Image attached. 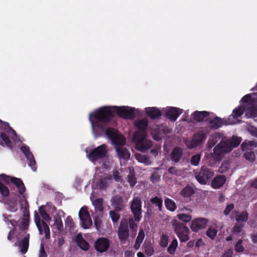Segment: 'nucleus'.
Here are the masks:
<instances>
[{"instance_id":"13","label":"nucleus","mask_w":257,"mask_h":257,"mask_svg":"<svg viewBox=\"0 0 257 257\" xmlns=\"http://www.w3.org/2000/svg\"><path fill=\"white\" fill-rule=\"evenodd\" d=\"M34 221L37 226L39 232L42 234H45V238L49 239L50 238V231L48 225L44 221H41L40 217L38 213L35 211L34 214Z\"/></svg>"},{"instance_id":"42","label":"nucleus","mask_w":257,"mask_h":257,"mask_svg":"<svg viewBox=\"0 0 257 257\" xmlns=\"http://www.w3.org/2000/svg\"><path fill=\"white\" fill-rule=\"evenodd\" d=\"M201 154H197L195 155H193L190 159V164L194 166H198L201 160Z\"/></svg>"},{"instance_id":"60","label":"nucleus","mask_w":257,"mask_h":257,"mask_svg":"<svg viewBox=\"0 0 257 257\" xmlns=\"http://www.w3.org/2000/svg\"><path fill=\"white\" fill-rule=\"evenodd\" d=\"M160 175L157 172H154L150 178L151 182L153 183L157 182L160 179Z\"/></svg>"},{"instance_id":"7","label":"nucleus","mask_w":257,"mask_h":257,"mask_svg":"<svg viewBox=\"0 0 257 257\" xmlns=\"http://www.w3.org/2000/svg\"><path fill=\"white\" fill-rule=\"evenodd\" d=\"M172 225L174 227L175 232L181 242H186L189 239L190 230L184 223L175 221Z\"/></svg>"},{"instance_id":"20","label":"nucleus","mask_w":257,"mask_h":257,"mask_svg":"<svg viewBox=\"0 0 257 257\" xmlns=\"http://www.w3.org/2000/svg\"><path fill=\"white\" fill-rule=\"evenodd\" d=\"M112 181V177L110 175H105L100 176L96 183L97 188L100 190H104L109 186Z\"/></svg>"},{"instance_id":"23","label":"nucleus","mask_w":257,"mask_h":257,"mask_svg":"<svg viewBox=\"0 0 257 257\" xmlns=\"http://www.w3.org/2000/svg\"><path fill=\"white\" fill-rule=\"evenodd\" d=\"M241 139L233 136L231 138L226 140V153L230 152L232 148L237 147L241 142Z\"/></svg>"},{"instance_id":"38","label":"nucleus","mask_w":257,"mask_h":257,"mask_svg":"<svg viewBox=\"0 0 257 257\" xmlns=\"http://www.w3.org/2000/svg\"><path fill=\"white\" fill-rule=\"evenodd\" d=\"M54 225L56 226L57 229L59 231L63 230V225L61 216L59 214H56L54 216Z\"/></svg>"},{"instance_id":"56","label":"nucleus","mask_w":257,"mask_h":257,"mask_svg":"<svg viewBox=\"0 0 257 257\" xmlns=\"http://www.w3.org/2000/svg\"><path fill=\"white\" fill-rule=\"evenodd\" d=\"M178 217L180 220L185 222H189L192 218L191 215L184 213L179 214L178 215Z\"/></svg>"},{"instance_id":"37","label":"nucleus","mask_w":257,"mask_h":257,"mask_svg":"<svg viewBox=\"0 0 257 257\" xmlns=\"http://www.w3.org/2000/svg\"><path fill=\"white\" fill-rule=\"evenodd\" d=\"M127 181L131 187H133L137 183V179L135 177V172L134 169L130 170L127 176Z\"/></svg>"},{"instance_id":"21","label":"nucleus","mask_w":257,"mask_h":257,"mask_svg":"<svg viewBox=\"0 0 257 257\" xmlns=\"http://www.w3.org/2000/svg\"><path fill=\"white\" fill-rule=\"evenodd\" d=\"M182 112L181 108L171 107L166 111L165 115L170 120L175 121Z\"/></svg>"},{"instance_id":"29","label":"nucleus","mask_w":257,"mask_h":257,"mask_svg":"<svg viewBox=\"0 0 257 257\" xmlns=\"http://www.w3.org/2000/svg\"><path fill=\"white\" fill-rule=\"evenodd\" d=\"M76 242L77 245L82 250L87 251L89 248V244L82 236L81 234H78L76 237Z\"/></svg>"},{"instance_id":"4","label":"nucleus","mask_w":257,"mask_h":257,"mask_svg":"<svg viewBox=\"0 0 257 257\" xmlns=\"http://www.w3.org/2000/svg\"><path fill=\"white\" fill-rule=\"evenodd\" d=\"M21 210L23 214V217L18 220V226L21 232L19 233L21 236L23 233L27 232L29 226L30 212L29 209V203L27 200H25L20 202Z\"/></svg>"},{"instance_id":"32","label":"nucleus","mask_w":257,"mask_h":257,"mask_svg":"<svg viewBox=\"0 0 257 257\" xmlns=\"http://www.w3.org/2000/svg\"><path fill=\"white\" fill-rule=\"evenodd\" d=\"M225 183V176L220 175L215 177L212 181L211 186L214 189H218Z\"/></svg>"},{"instance_id":"8","label":"nucleus","mask_w":257,"mask_h":257,"mask_svg":"<svg viewBox=\"0 0 257 257\" xmlns=\"http://www.w3.org/2000/svg\"><path fill=\"white\" fill-rule=\"evenodd\" d=\"M195 177L197 181L201 184H206L214 175L213 171L206 166L201 167L200 171H196Z\"/></svg>"},{"instance_id":"22","label":"nucleus","mask_w":257,"mask_h":257,"mask_svg":"<svg viewBox=\"0 0 257 257\" xmlns=\"http://www.w3.org/2000/svg\"><path fill=\"white\" fill-rule=\"evenodd\" d=\"M111 205L117 212L122 211L124 207L122 197L119 195L113 196L111 200Z\"/></svg>"},{"instance_id":"34","label":"nucleus","mask_w":257,"mask_h":257,"mask_svg":"<svg viewBox=\"0 0 257 257\" xmlns=\"http://www.w3.org/2000/svg\"><path fill=\"white\" fill-rule=\"evenodd\" d=\"M143 249L144 252L148 256H151L154 253V248L152 244L150 242H145L143 245Z\"/></svg>"},{"instance_id":"58","label":"nucleus","mask_w":257,"mask_h":257,"mask_svg":"<svg viewBox=\"0 0 257 257\" xmlns=\"http://www.w3.org/2000/svg\"><path fill=\"white\" fill-rule=\"evenodd\" d=\"M13 177L8 176L5 174H0V179L7 184L11 183Z\"/></svg>"},{"instance_id":"25","label":"nucleus","mask_w":257,"mask_h":257,"mask_svg":"<svg viewBox=\"0 0 257 257\" xmlns=\"http://www.w3.org/2000/svg\"><path fill=\"white\" fill-rule=\"evenodd\" d=\"M146 113L149 117L153 119L158 118L162 115L161 111L156 107L146 108Z\"/></svg>"},{"instance_id":"50","label":"nucleus","mask_w":257,"mask_h":257,"mask_svg":"<svg viewBox=\"0 0 257 257\" xmlns=\"http://www.w3.org/2000/svg\"><path fill=\"white\" fill-rule=\"evenodd\" d=\"M169 237L167 235L163 234L161 237L160 245L162 247H166L168 244Z\"/></svg>"},{"instance_id":"36","label":"nucleus","mask_w":257,"mask_h":257,"mask_svg":"<svg viewBox=\"0 0 257 257\" xmlns=\"http://www.w3.org/2000/svg\"><path fill=\"white\" fill-rule=\"evenodd\" d=\"M165 205L166 208L171 211H174L177 208V205L175 202L173 200L169 198L165 199Z\"/></svg>"},{"instance_id":"3","label":"nucleus","mask_w":257,"mask_h":257,"mask_svg":"<svg viewBox=\"0 0 257 257\" xmlns=\"http://www.w3.org/2000/svg\"><path fill=\"white\" fill-rule=\"evenodd\" d=\"M10 136L12 139L16 136V132L10 126L8 122L0 119V144L4 146L5 144L10 149L12 148V143L10 139Z\"/></svg>"},{"instance_id":"14","label":"nucleus","mask_w":257,"mask_h":257,"mask_svg":"<svg viewBox=\"0 0 257 257\" xmlns=\"http://www.w3.org/2000/svg\"><path fill=\"white\" fill-rule=\"evenodd\" d=\"M206 138V135L202 132H199L194 135L191 140L186 141V145L189 149H193L202 143Z\"/></svg>"},{"instance_id":"40","label":"nucleus","mask_w":257,"mask_h":257,"mask_svg":"<svg viewBox=\"0 0 257 257\" xmlns=\"http://www.w3.org/2000/svg\"><path fill=\"white\" fill-rule=\"evenodd\" d=\"M93 204L97 211L99 212L103 211V199L102 198L96 199L93 202Z\"/></svg>"},{"instance_id":"27","label":"nucleus","mask_w":257,"mask_h":257,"mask_svg":"<svg viewBox=\"0 0 257 257\" xmlns=\"http://www.w3.org/2000/svg\"><path fill=\"white\" fill-rule=\"evenodd\" d=\"M183 155L182 150L179 147H175L170 154V159L175 163H178Z\"/></svg>"},{"instance_id":"45","label":"nucleus","mask_w":257,"mask_h":257,"mask_svg":"<svg viewBox=\"0 0 257 257\" xmlns=\"http://www.w3.org/2000/svg\"><path fill=\"white\" fill-rule=\"evenodd\" d=\"M0 193L3 197H7L10 195L9 188L0 181Z\"/></svg>"},{"instance_id":"11","label":"nucleus","mask_w":257,"mask_h":257,"mask_svg":"<svg viewBox=\"0 0 257 257\" xmlns=\"http://www.w3.org/2000/svg\"><path fill=\"white\" fill-rule=\"evenodd\" d=\"M131 210L133 217L137 222H139L142 219V201L139 197H135L131 202Z\"/></svg>"},{"instance_id":"9","label":"nucleus","mask_w":257,"mask_h":257,"mask_svg":"<svg viewBox=\"0 0 257 257\" xmlns=\"http://www.w3.org/2000/svg\"><path fill=\"white\" fill-rule=\"evenodd\" d=\"M106 135L112 141V143L116 147H122L126 142L125 138L118 132L112 127H108L106 130Z\"/></svg>"},{"instance_id":"12","label":"nucleus","mask_w":257,"mask_h":257,"mask_svg":"<svg viewBox=\"0 0 257 257\" xmlns=\"http://www.w3.org/2000/svg\"><path fill=\"white\" fill-rule=\"evenodd\" d=\"M113 113H116L117 115L124 119H133L136 117V109L134 108H131L125 106H112Z\"/></svg>"},{"instance_id":"49","label":"nucleus","mask_w":257,"mask_h":257,"mask_svg":"<svg viewBox=\"0 0 257 257\" xmlns=\"http://www.w3.org/2000/svg\"><path fill=\"white\" fill-rule=\"evenodd\" d=\"M66 228L71 230L74 227V222L70 216H68L65 220Z\"/></svg>"},{"instance_id":"35","label":"nucleus","mask_w":257,"mask_h":257,"mask_svg":"<svg viewBox=\"0 0 257 257\" xmlns=\"http://www.w3.org/2000/svg\"><path fill=\"white\" fill-rule=\"evenodd\" d=\"M194 193L193 188L190 186H187L184 187L180 192V194L184 197H190Z\"/></svg>"},{"instance_id":"1","label":"nucleus","mask_w":257,"mask_h":257,"mask_svg":"<svg viewBox=\"0 0 257 257\" xmlns=\"http://www.w3.org/2000/svg\"><path fill=\"white\" fill-rule=\"evenodd\" d=\"M255 93L249 94L245 95L242 98V104L238 108L235 109L227 120V123L233 124L237 122L236 118L243 113L248 118L257 116V98L255 97Z\"/></svg>"},{"instance_id":"57","label":"nucleus","mask_w":257,"mask_h":257,"mask_svg":"<svg viewBox=\"0 0 257 257\" xmlns=\"http://www.w3.org/2000/svg\"><path fill=\"white\" fill-rule=\"evenodd\" d=\"M136 158L138 161L141 163H143L146 165L149 164V158L147 156L138 155L137 156Z\"/></svg>"},{"instance_id":"53","label":"nucleus","mask_w":257,"mask_h":257,"mask_svg":"<svg viewBox=\"0 0 257 257\" xmlns=\"http://www.w3.org/2000/svg\"><path fill=\"white\" fill-rule=\"evenodd\" d=\"M248 219V214L246 211H243L240 214L236 216V220L237 221H244L245 222Z\"/></svg>"},{"instance_id":"64","label":"nucleus","mask_w":257,"mask_h":257,"mask_svg":"<svg viewBox=\"0 0 257 257\" xmlns=\"http://www.w3.org/2000/svg\"><path fill=\"white\" fill-rule=\"evenodd\" d=\"M248 132L253 136L257 137V128L249 126L247 129Z\"/></svg>"},{"instance_id":"5","label":"nucleus","mask_w":257,"mask_h":257,"mask_svg":"<svg viewBox=\"0 0 257 257\" xmlns=\"http://www.w3.org/2000/svg\"><path fill=\"white\" fill-rule=\"evenodd\" d=\"M146 136L147 135L144 133L136 132L134 134L133 140L136 144V148L138 150L145 152L153 146L152 142L147 140Z\"/></svg>"},{"instance_id":"59","label":"nucleus","mask_w":257,"mask_h":257,"mask_svg":"<svg viewBox=\"0 0 257 257\" xmlns=\"http://www.w3.org/2000/svg\"><path fill=\"white\" fill-rule=\"evenodd\" d=\"M235 249L238 252H243L244 247L242 246V240L239 239L235 244Z\"/></svg>"},{"instance_id":"26","label":"nucleus","mask_w":257,"mask_h":257,"mask_svg":"<svg viewBox=\"0 0 257 257\" xmlns=\"http://www.w3.org/2000/svg\"><path fill=\"white\" fill-rule=\"evenodd\" d=\"M134 125L139 131L138 133H144L146 134V129L148 125V120L147 118H143L135 121Z\"/></svg>"},{"instance_id":"17","label":"nucleus","mask_w":257,"mask_h":257,"mask_svg":"<svg viewBox=\"0 0 257 257\" xmlns=\"http://www.w3.org/2000/svg\"><path fill=\"white\" fill-rule=\"evenodd\" d=\"M21 151L24 154L26 158L28 160V165L33 171L37 170L36 162L33 154L30 152L28 146L23 145L20 148Z\"/></svg>"},{"instance_id":"52","label":"nucleus","mask_w":257,"mask_h":257,"mask_svg":"<svg viewBox=\"0 0 257 257\" xmlns=\"http://www.w3.org/2000/svg\"><path fill=\"white\" fill-rule=\"evenodd\" d=\"M243 156L246 160L250 162H253L255 161V156L253 152L249 151L245 152Z\"/></svg>"},{"instance_id":"15","label":"nucleus","mask_w":257,"mask_h":257,"mask_svg":"<svg viewBox=\"0 0 257 257\" xmlns=\"http://www.w3.org/2000/svg\"><path fill=\"white\" fill-rule=\"evenodd\" d=\"M110 240L106 237H100L94 242L95 250L100 253L106 251L110 246Z\"/></svg>"},{"instance_id":"47","label":"nucleus","mask_w":257,"mask_h":257,"mask_svg":"<svg viewBox=\"0 0 257 257\" xmlns=\"http://www.w3.org/2000/svg\"><path fill=\"white\" fill-rule=\"evenodd\" d=\"M116 212L117 211L114 210H110L109 212V216L114 223L117 222L120 218V215Z\"/></svg>"},{"instance_id":"33","label":"nucleus","mask_w":257,"mask_h":257,"mask_svg":"<svg viewBox=\"0 0 257 257\" xmlns=\"http://www.w3.org/2000/svg\"><path fill=\"white\" fill-rule=\"evenodd\" d=\"M257 147V142L255 141L245 140L241 145L242 151L251 150Z\"/></svg>"},{"instance_id":"2","label":"nucleus","mask_w":257,"mask_h":257,"mask_svg":"<svg viewBox=\"0 0 257 257\" xmlns=\"http://www.w3.org/2000/svg\"><path fill=\"white\" fill-rule=\"evenodd\" d=\"M114 117L113 107L109 106H102L94 111L89 115V120L92 126L94 123L98 127L100 125H107Z\"/></svg>"},{"instance_id":"19","label":"nucleus","mask_w":257,"mask_h":257,"mask_svg":"<svg viewBox=\"0 0 257 257\" xmlns=\"http://www.w3.org/2000/svg\"><path fill=\"white\" fill-rule=\"evenodd\" d=\"M208 223V219L204 218H198L192 221L190 228L193 231L197 232L205 228Z\"/></svg>"},{"instance_id":"30","label":"nucleus","mask_w":257,"mask_h":257,"mask_svg":"<svg viewBox=\"0 0 257 257\" xmlns=\"http://www.w3.org/2000/svg\"><path fill=\"white\" fill-rule=\"evenodd\" d=\"M115 149L119 158L127 160L130 158L131 155L130 153L125 148L122 146L116 147Z\"/></svg>"},{"instance_id":"24","label":"nucleus","mask_w":257,"mask_h":257,"mask_svg":"<svg viewBox=\"0 0 257 257\" xmlns=\"http://www.w3.org/2000/svg\"><path fill=\"white\" fill-rule=\"evenodd\" d=\"M210 113L206 111H199L196 110L193 113V118L197 122H201L203 121H208V118Z\"/></svg>"},{"instance_id":"63","label":"nucleus","mask_w":257,"mask_h":257,"mask_svg":"<svg viewBox=\"0 0 257 257\" xmlns=\"http://www.w3.org/2000/svg\"><path fill=\"white\" fill-rule=\"evenodd\" d=\"M113 177L114 179L117 182H120L122 180V178L120 176L119 172L117 170L113 172Z\"/></svg>"},{"instance_id":"46","label":"nucleus","mask_w":257,"mask_h":257,"mask_svg":"<svg viewBox=\"0 0 257 257\" xmlns=\"http://www.w3.org/2000/svg\"><path fill=\"white\" fill-rule=\"evenodd\" d=\"M39 211L41 216L44 220L47 222H49L51 220V218L49 215L46 212L43 206H40L39 208Z\"/></svg>"},{"instance_id":"28","label":"nucleus","mask_w":257,"mask_h":257,"mask_svg":"<svg viewBox=\"0 0 257 257\" xmlns=\"http://www.w3.org/2000/svg\"><path fill=\"white\" fill-rule=\"evenodd\" d=\"M209 127L211 130H216L220 127L223 124L222 119L218 116L215 117L211 120L208 119Z\"/></svg>"},{"instance_id":"31","label":"nucleus","mask_w":257,"mask_h":257,"mask_svg":"<svg viewBox=\"0 0 257 257\" xmlns=\"http://www.w3.org/2000/svg\"><path fill=\"white\" fill-rule=\"evenodd\" d=\"M11 183L16 186L20 194L22 195L25 192V185L21 179L13 177Z\"/></svg>"},{"instance_id":"55","label":"nucleus","mask_w":257,"mask_h":257,"mask_svg":"<svg viewBox=\"0 0 257 257\" xmlns=\"http://www.w3.org/2000/svg\"><path fill=\"white\" fill-rule=\"evenodd\" d=\"M217 233L216 229L210 227L206 231V235L211 239H214Z\"/></svg>"},{"instance_id":"18","label":"nucleus","mask_w":257,"mask_h":257,"mask_svg":"<svg viewBox=\"0 0 257 257\" xmlns=\"http://www.w3.org/2000/svg\"><path fill=\"white\" fill-rule=\"evenodd\" d=\"M117 234L118 238L121 241L126 240L129 237L128 222L126 220L120 222Z\"/></svg>"},{"instance_id":"16","label":"nucleus","mask_w":257,"mask_h":257,"mask_svg":"<svg viewBox=\"0 0 257 257\" xmlns=\"http://www.w3.org/2000/svg\"><path fill=\"white\" fill-rule=\"evenodd\" d=\"M22 238L18 240L16 245H18L20 249V251L22 254H25L28 250L29 246L30 234L25 232L21 234Z\"/></svg>"},{"instance_id":"39","label":"nucleus","mask_w":257,"mask_h":257,"mask_svg":"<svg viewBox=\"0 0 257 257\" xmlns=\"http://www.w3.org/2000/svg\"><path fill=\"white\" fill-rule=\"evenodd\" d=\"M150 202L152 204H155L156 206L158 207L159 210H162V208L163 206V200L161 198L158 196H155L154 197L151 198L150 199Z\"/></svg>"},{"instance_id":"54","label":"nucleus","mask_w":257,"mask_h":257,"mask_svg":"<svg viewBox=\"0 0 257 257\" xmlns=\"http://www.w3.org/2000/svg\"><path fill=\"white\" fill-rule=\"evenodd\" d=\"M145 237V233L143 230H140L138 235L136 238V244L138 245V247H139L142 243L143 239Z\"/></svg>"},{"instance_id":"61","label":"nucleus","mask_w":257,"mask_h":257,"mask_svg":"<svg viewBox=\"0 0 257 257\" xmlns=\"http://www.w3.org/2000/svg\"><path fill=\"white\" fill-rule=\"evenodd\" d=\"M16 230V229L15 228H13L9 231L7 237L8 240L11 241H13V239L14 238Z\"/></svg>"},{"instance_id":"51","label":"nucleus","mask_w":257,"mask_h":257,"mask_svg":"<svg viewBox=\"0 0 257 257\" xmlns=\"http://www.w3.org/2000/svg\"><path fill=\"white\" fill-rule=\"evenodd\" d=\"M129 224V227L133 231L137 230L138 228V223L135 218L131 217L128 219V221L127 222Z\"/></svg>"},{"instance_id":"43","label":"nucleus","mask_w":257,"mask_h":257,"mask_svg":"<svg viewBox=\"0 0 257 257\" xmlns=\"http://www.w3.org/2000/svg\"><path fill=\"white\" fill-rule=\"evenodd\" d=\"M78 215L80 219L84 218H88L90 216L88 211L87 207L86 206H83L80 208Z\"/></svg>"},{"instance_id":"62","label":"nucleus","mask_w":257,"mask_h":257,"mask_svg":"<svg viewBox=\"0 0 257 257\" xmlns=\"http://www.w3.org/2000/svg\"><path fill=\"white\" fill-rule=\"evenodd\" d=\"M242 227V225H235L232 229V234H235L240 232Z\"/></svg>"},{"instance_id":"10","label":"nucleus","mask_w":257,"mask_h":257,"mask_svg":"<svg viewBox=\"0 0 257 257\" xmlns=\"http://www.w3.org/2000/svg\"><path fill=\"white\" fill-rule=\"evenodd\" d=\"M213 153L211 154V157H209V159H213L214 162L209 163V165L213 166L216 165V162H219L222 158L225 156V140L222 138L219 144L215 147L213 150Z\"/></svg>"},{"instance_id":"48","label":"nucleus","mask_w":257,"mask_h":257,"mask_svg":"<svg viewBox=\"0 0 257 257\" xmlns=\"http://www.w3.org/2000/svg\"><path fill=\"white\" fill-rule=\"evenodd\" d=\"M8 209L12 212H15L18 210L17 202L16 200L9 201L7 203Z\"/></svg>"},{"instance_id":"6","label":"nucleus","mask_w":257,"mask_h":257,"mask_svg":"<svg viewBox=\"0 0 257 257\" xmlns=\"http://www.w3.org/2000/svg\"><path fill=\"white\" fill-rule=\"evenodd\" d=\"M108 152V149L106 144L101 145L92 149L87 154L88 159L92 163L105 158Z\"/></svg>"},{"instance_id":"41","label":"nucleus","mask_w":257,"mask_h":257,"mask_svg":"<svg viewBox=\"0 0 257 257\" xmlns=\"http://www.w3.org/2000/svg\"><path fill=\"white\" fill-rule=\"evenodd\" d=\"M178 246V241L175 238L171 242L170 244L169 245L167 251L168 252L171 254H173L176 251V249Z\"/></svg>"},{"instance_id":"44","label":"nucleus","mask_w":257,"mask_h":257,"mask_svg":"<svg viewBox=\"0 0 257 257\" xmlns=\"http://www.w3.org/2000/svg\"><path fill=\"white\" fill-rule=\"evenodd\" d=\"M80 220L81 222V226L84 229H88L92 224L90 216L88 218H84Z\"/></svg>"}]
</instances>
